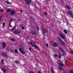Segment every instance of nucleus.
<instances>
[{
  "mask_svg": "<svg viewBox=\"0 0 73 73\" xmlns=\"http://www.w3.org/2000/svg\"><path fill=\"white\" fill-rule=\"evenodd\" d=\"M29 44H30L32 46H33V47L35 46V47L36 48V49L39 48H38V46L35 45V42H33V43H32L31 42H29Z\"/></svg>",
  "mask_w": 73,
  "mask_h": 73,
  "instance_id": "obj_1",
  "label": "nucleus"
},
{
  "mask_svg": "<svg viewBox=\"0 0 73 73\" xmlns=\"http://www.w3.org/2000/svg\"><path fill=\"white\" fill-rule=\"evenodd\" d=\"M59 69L60 70H63V66H64V65L63 64L61 63H59Z\"/></svg>",
  "mask_w": 73,
  "mask_h": 73,
  "instance_id": "obj_2",
  "label": "nucleus"
},
{
  "mask_svg": "<svg viewBox=\"0 0 73 73\" xmlns=\"http://www.w3.org/2000/svg\"><path fill=\"white\" fill-rule=\"evenodd\" d=\"M31 0H26V3L27 5H29L31 3Z\"/></svg>",
  "mask_w": 73,
  "mask_h": 73,
  "instance_id": "obj_3",
  "label": "nucleus"
},
{
  "mask_svg": "<svg viewBox=\"0 0 73 73\" xmlns=\"http://www.w3.org/2000/svg\"><path fill=\"white\" fill-rule=\"evenodd\" d=\"M19 50L20 51V52H21V53H22V54H25V51H24L23 50H22V49L21 48H20L19 49Z\"/></svg>",
  "mask_w": 73,
  "mask_h": 73,
  "instance_id": "obj_4",
  "label": "nucleus"
},
{
  "mask_svg": "<svg viewBox=\"0 0 73 73\" xmlns=\"http://www.w3.org/2000/svg\"><path fill=\"white\" fill-rule=\"evenodd\" d=\"M58 40H59L60 41V42H61V43H62V45H63V46H65V43H64V42L62 41L61 40V39L60 38H58Z\"/></svg>",
  "mask_w": 73,
  "mask_h": 73,
  "instance_id": "obj_5",
  "label": "nucleus"
},
{
  "mask_svg": "<svg viewBox=\"0 0 73 73\" xmlns=\"http://www.w3.org/2000/svg\"><path fill=\"white\" fill-rule=\"evenodd\" d=\"M20 33V32L19 30L15 31L14 32V33L15 34H19Z\"/></svg>",
  "mask_w": 73,
  "mask_h": 73,
  "instance_id": "obj_6",
  "label": "nucleus"
},
{
  "mask_svg": "<svg viewBox=\"0 0 73 73\" xmlns=\"http://www.w3.org/2000/svg\"><path fill=\"white\" fill-rule=\"evenodd\" d=\"M60 36L61 37V38L63 39H64L65 38V36H64V35H62V34H60Z\"/></svg>",
  "mask_w": 73,
  "mask_h": 73,
  "instance_id": "obj_7",
  "label": "nucleus"
},
{
  "mask_svg": "<svg viewBox=\"0 0 73 73\" xmlns=\"http://www.w3.org/2000/svg\"><path fill=\"white\" fill-rule=\"evenodd\" d=\"M2 45H3V47L5 48V46H6V43L4 42H2Z\"/></svg>",
  "mask_w": 73,
  "mask_h": 73,
  "instance_id": "obj_8",
  "label": "nucleus"
},
{
  "mask_svg": "<svg viewBox=\"0 0 73 73\" xmlns=\"http://www.w3.org/2000/svg\"><path fill=\"white\" fill-rule=\"evenodd\" d=\"M15 11H14L13 10H12V11H11V15H12L13 16V15H15Z\"/></svg>",
  "mask_w": 73,
  "mask_h": 73,
  "instance_id": "obj_9",
  "label": "nucleus"
},
{
  "mask_svg": "<svg viewBox=\"0 0 73 73\" xmlns=\"http://www.w3.org/2000/svg\"><path fill=\"white\" fill-rule=\"evenodd\" d=\"M68 14L69 15H70L72 17H73V14H72V12L70 11H68Z\"/></svg>",
  "mask_w": 73,
  "mask_h": 73,
  "instance_id": "obj_10",
  "label": "nucleus"
},
{
  "mask_svg": "<svg viewBox=\"0 0 73 73\" xmlns=\"http://www.w3.org/2000/svg\"><path fill=\"white\" fill-rule=\"evenodd\" d=\"M16 28V26H14L13 28H11L10 29V31H13Z\"/></svg>",
  "mask_w": 73,
  "mask_h": 73,
  "instance_id": "obj_11",
  "label": "nucleus"
},
{
  "mask_svg": "<svg viewBox=\"0 0 73 73\" xmlns=\"http://www.w3.org/2000/svg\"><path fill=\"white\" fill-rule=\"evenodd\" d=\"M48 32V30L47 29H45L44 32H43V34H45V33H46Z\"/></svg>",
  "mask_w": 73,
  "mask_h": 73,
  "instance_id": "obj_12",
  "label": "nucleus"
},
{
  "mask_svg": "<svg viewBox=\"0 0 73 73\" xmlns=\"http://www.w3.org/2000/svg\"><path fill=\"white\" fill-rule=\"evenodd\" d=\"M2 70L3 71L4 73H6V71H5V70L4 68L2 69Z\"/></svg>",
  "mask_w": 73,
  "mask_h": 73,
  "instance_id": "obj_13",
  "label": "nucleus"
},
{
  "mask_svg": "<svg viewBox=\"0 0 73 73\" xmlns=\"http://www.w3.org/2000/svg\"><path fill=\"white\" fill-rule=\"evenodd\" d=\"M2 55L3 56H7V54L5 53H2Z\"/></svg>",
  "mask_w": 73,
  "mask_h": 73,
  "instance_id": "obj_14",
  "label": "nucleus"
},
{
  "mask_svg": "<svg viewBox=\"0 0 73 73\" xmlns=\"http://www.w3.org/2000/svg\"><path fill=\"white\" fill-rule=\"evenodd\" d=\"M53 46L55 47H56V46H57V43H54L53 44Z\"/></svg>",
  "mask_w": 73,
  "mask_h": 73,
  "instance_id": "obj_15",
  "label": "nucleus"
},
{
  "mask_svg": "<svg viewBox=\"0 0 73 73\" xmlns=\"http://www.w3.org/2000/svg\"><path fill=\"white\" fill-rule=\"evenodd\" d=\"M6 3L7 4H11V3L8 1H6Z\"/></svg>",
  "mask_w": 73,
  "mask_h": 73,
  "instance_id": "obj_16",
  "label": "nucleus"
},
{
  "mask_svg": "<svg viewBox=\"0 0 73 73\" xmlns=\"http://www.w3.org/2000/svg\"><path fill=\"white\" fill-rule=\"evenodd\" d=\"M64 32L65 34H67V31L65 30H64Z\"/></svg>",
  "mask_w": 73,
  "mask_h": 73,
  "instance_id": "obj_17",
  "label": "nucleus"
},
{
  "mask_svg": "<svg viewBox=\"0 0 73 73\" xmlns=\"http://www.w3.org/2000/svg\"><path fill=\"white\" fill-rule=\"evenodd\" d=\"M15 52L16 53H17V52H18V51H17V49H15Z\"/></svg>",
  "mask_w": 73,
  "mask_h": 73,
  "instance_id": "obj_18",
  "label": "nucleus"
},
{
  "mask_svg": "<svg viewBox=\"0 0 73 73\" xmlns=\"http://www.w3.org/2000/svg\"><path fill=\"white\" fill-rule=\"evenodd\" d=\"M7 12H11V11L10 9H8L7 10Z\"/></svg>",
  "mask_w": 73,
  "mask_h": 73,
  "instance_id": "obj_19",
  "label": "nucleus"
},
{
  "mask_svg": "<svg viewBox=\"0 0 73 73\" xmlns=\"http://www.w3.org/2000/svg\"><path fill=\"white\" fill-rule=\"evenodd\" d=\"M3 27L4 28V27H5V23H4V22L3 23Z\"/></svg>",
  "mask_w": 73,
  "mask_h": 73,
  "instance_id": "obj_20",
  "label": "nucleus"
},
{
  "mask_svg": "<svg viewBox=\"0 0 73 73\" xmlns=\"http://www.w3.org/2000/svg\"><path fill=\"white\" fill-rule=\"evenodd\" d=\"M15 62L16 64H19V62L17 61H15Z\"/></svg>",
  "mask_w": 73,
  "mask_h": 73,
  "instance_id": "obj_21",
  "label": "nucleus"
},
{
  "mask_svg": "<svg viewBox=\"0 0 73 73\" xmlns=\"http://www.w3.org/2000/svg\"><path fill=\"white\" fill-rule=\"evenodd\" d=\"M58 56V55L56 54H54V56L55 57H57Z\"/></svg>",
  "mask_w": 73,
  "mask_h": 73,
  "instance_id": "obj_22",
  "label": "nucleus"
},
{
  "mask_svg": "<svg viewBox=\"0 0 73 73\" xmlns=\"http://www.w3.org/2000/svg\"><path fill=\"white\" fill-rule=\"evenodd\" d=\"M3 16H1L0 17V21H1V18H2Z\"/></svg>",
  "mask_w": 73,
  "mask_h": 73,
  "instance_id": "obj_23",
  "label": "nucleus"
},
{
  "mask_svg": "<svg viewBox=\"0 0 73 73\" xmlns=\"http://www.w3.org/2000/svg\"><path fill=\"white\" fill-rule=\"evenodd\" d=\"M67 8L68 9H70V7L68 6H67Z\"/></svg>",
  "mask_w": 73,
  "mask_h": 73,
  "instance_id": "obj_24",
  "label": "nucleus"
},
{
  "mask_svg": "<svg viewBox=\"0 0 73 73\" xmlns=\"http://www.w3.org/2000/svg\"><path fill=\"white\" fill-rule=\"evenodd\" d=\"M36 29L38 31V30H39V28H38V27H37L36 28Z\"/></svg>",
  "mask_w": 73,
  "mask_h": 73,
  "instance_id": "obj_25",
  "label": "nucleus"
},
{
  "mask_svg": "<svg viewBox=\"0 0 73 73\" xmlns=\"http://www.w3.org/2000/svg\"><path fill=\"white\" fill-rule=\"evenodd\" d=\"M32 33L33 35L35 34V32H34V31H32Z\"/></svg>",
  "mask_w": 73,
  "mask_h": 73,
  "instance_id": "obj_26",
  "label": "nucleus"
},
{
  "mask_svg": "<svg viewBox=\"0 0 73 73\" xmlns=\"http://www.w3.org/2000/svg\"><path fill=\"white\" fill-rule=\"evenodd\" d=\"M13 21V19H12L10 20V22H12V21Z\"/></svg>",
  "mask_w": 73,
  "mask_h": 73,
  "instance_id": "obj_27",
  "label": "nucleus"
},
{
  "mask_svg": "<svg viewBox=\"0 0 73 73\" xmlns=\"http://www.w3.org/2000/svg\"><path fill=\"white\" fill-rule=\"evenodd\" d=\"M0 11L1 12H3L4 10H3V9H1L0 10Z\"/></svg>",
  "mask_w": 73,
  "mask_h": 73,
  "instance_id": "obj_28",
  "label": "nucleus"
},
{
  "mask_svg": "<svg viewBox=\"0 0 73 73\" xmlns=\"http://www.w3.org/2000/svg\"><path fill=\"white\" fill-rule=\"evenodd\" d=\"M14 39L12 38L11 39V41H14Z\"/></svg>",
  "mask_w": 73,
  "mask_h": 73,
  "instance_id": "obj_29",
  "label": "nucleus"
},
{
  "mask_svg": "<svg viewBox=\"0 0 73 73\" xmlns=\"http://www.w3.org/2000/svg\"><path fill=\"white\" fill-rule=\"evenodd\" d=\"M51 72L52 73H54V71H53L52 70H51Z\"/></svg>",
  "mask_w": 73,
  "mask_h": 73,
  "instance_id": "obj_30",
  "label": "nucleus"
},
{
  "mask_svg": "<svg viewBox=\"0 0 73 73\" xmlns=\"http://www.w3.org/2000/svg\"><path fill=\"white\" fill-rule=\"evenodd\" d=\"M24 28L23 27H22V29H24Z\"/></svg>",
  "mask_w": 73,
  "mask_h": 73,
  "instance_id": "obj_31",
  "label": "nucleus"
},
{
  "mask_svg": "<svg viewBox=\"0 0 73 73\" xmlns=\"http://www.w3.org/2000/svg\"><path fill=\"white\" fill-rule=\"evenodd\" d=\"M1 61L2 62V63H3V62H4V60H2Z\"/></svg>",
  "mask_w": 73,
  "mask_h": 73,
  "instance_id": "obj_32",
  "label": "nucleus"
},
{
  "mask_svg": "<svg viewBox=\"0 0 73 73\" xmlns=\"http://www.w3.org/2000/svg\"><path fill=\"white\" fill-rule=\"evenodd\" d=\"M71 53H72V54H73V52L72 51H71Z\"/></svg>",
  "mask_w": 73,
  "mask_h": 73,
  "instance_id": "obj_33",
  "label": "nucleus"
},
{
  "mask_svg": "<svg viewBox=\"0 0 73 73\" xmlns=\"http://www.w3.org/2000/svg\"><path fill=\"white\" fill-rule=\"evenodd\" d=\"M44 14H45V15H46V14H47L46 13V12H44Z\"/></svg>",
  "mask_w": 73,
  "mask_h": 73,
  "instance_id": "obj_34",
  "label": "nucleus"
},
{
  "mask_svg": "<svg viewBox=\"0 0 73 73\" xmlns=\"http://www.w3.org/2000/svg\"><path fill=\"white\" fill-rule=\"evenodd\" d=\"M46 46H48V44H46Z\"/></svg>",
  "mask_w": 73,
  "mask_h": 73,
  "instance_id": "obj_35",
  "label": "nucleus"
},
{
  "mask_svg": "<svg viewBox=\"0 0 73 73\" xmlns=\"http://www.w3.org/2000/svg\"><path fill=\"white\" fill-rule=\"evenodd\" d=\"M29 50H31V48H29Z\"/></svg>",
  "mask_w": 73,
  "mask_h": 73,
  "instance_id": "obj_36",
  "label": "nucleus"
},
{
  "mask_svg": "<svg viewBox=\"0 0 73 73\" xmlns=\"http://www.w3.org/2000/svg\"><path fill=\"white\" fill-rule=\"evenodd\" d=\"M70 73H73V71H71Z\"/></svg>",
  "mask_w": 73,
  "mask_h": 73,
  "instance_id": "obj_37",
  "label": "nucleus"
},
{
  "mask_svg": "<svg viewBox=\"0 0 73 73\" xmlns=\"http://www.w3.org/2000/svg\"><path fill=\"white\" fill-rule=\"evenodd\" d=\"M29 73H33V72H30Z\"/></svg>",
  "mask_w": 73,
  "mask_h": 73,
  "instance_id": "obj_38",
  "label": "nucleus"
},
{
  "mask_svg": "<svg viewBox=\"0 0 73 73\" xmlns=\"http://www.w3.org/2000/svg\"><path fill=\"white\" fill-rule=\"evenodd\" d=\"M38 73H41V72H38Z\"/></svg>",
  "mask_w": 73,
  "mask_h": 73,
  "instance_id": "obj_39",
  "label": "nucleus"
},
{
  "mask_svg": "<svg viewBox=\"0 0 73 73\" xmlns=\"http://www.w3.org/2000/svg\"><path fill=\"white\" fill-rule=\"evenodd\" d=\"M12 52V53H13V51H12V52Z\"/></svg>",
  "mask_w": 73,
  "mask_h": 73,
  "instance_id": "obj_40",
  "label": "nucleus"
},
{
  "mask_svg": "<svg viewBox=\"0 0 73 73\" xmlns=\"http://www.w3.org/2000/svg\"><path fill=\"white\" fill-rule=\"evenodd\" d=\"M60 57H61V56H59V58H60Z\"/></svg>",
  "mask_w": 73,
  "mask_h": 73,
  "instance_id": "obj_41",
  "label": "nucleus"
},
{
  "mask_svg": "<svg viewBox=\"0 0 73 73\" xmlns=\"http://www.w3.org/2000/svg\"><path fill=\"white\" fill-rule=\"evenodd\" d=\"M21 12H23V11H21Z\"/></svg>",
  "mask_w": 73,
  "mask_h": 73,
  "instance_id": "obj_42",
  "label": "nucleus"
}]
</instances>
